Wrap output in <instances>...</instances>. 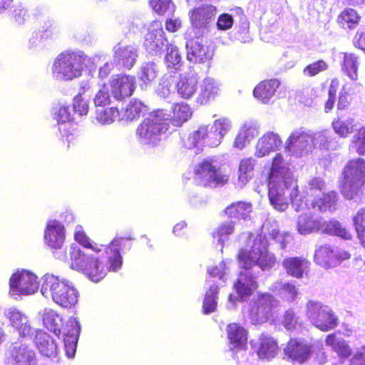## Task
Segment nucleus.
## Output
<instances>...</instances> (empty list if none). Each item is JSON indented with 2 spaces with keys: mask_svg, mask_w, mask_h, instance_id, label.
Masks as SVG:
<instances>
[{
  "mask_svg": "<svg viewBox=\"0 0 365 365\" xmlns=\"http://www.w3.org/2000/svg\"><path fill=\"white\" fill-rule=\"evenodd\" d=\"M269 200L273 207L280 212L288 207L289 201L296 212L317 207L322 212H333L336 208L337 194L327 192L324 180L313 178L305 186L304 194L299 195L292 173L279 153L274 157L269 175Z\"/></svg>",
  "mask_w": 365,
  "mask_h": 365,
  "instance_id": "nucleus-1",
  "label": "nucleus"
},
{
  "mask_svg": "<svg viewBox=\"0 0 365 365\" xmlns=\"http://www.w3.org/2000/svg\"><path fill=\"white\" fill-rule=\"evenodd\" d=\"M247 242L237 255L240 267L243 269L238 276L234 287L238 297L230 294L228 309H234L240 298L251 295L257 287L256 281L260 271L270 270L276 263L274 254L268 251V240L265 235L247 234Z\"/></svg>",
  "mask_w": 365,
  "mask_h": 365,
  "instance_id": "nucleus-2",
  "label": "nucleus"
},
{
  "mask_svg": "<svg viewBox=\"0 0 365 365\" xmlns=\"http://www.w3.org/2000/svg\"><path fill=\"white\" fill-rule=\"evenodd\" d=\"M102 247L98 250H82L77 245L71 244L68 247L71 267L82 272L91 281L98 282L108 272H113L106 248Z\"/></svg>",
  "mask_w": 365,
  "mask_h": 365,
  "instance_id": "nucleus-3",
  "label": "nucleus"
},
{
  "mask_svg": "<svg viewBox=\"0 0 365 365\" xmlns=\"http://www.w3.org/2000/svg\"><path fill=\"white\" fill-rule=\"evenodd\" d=\"M232 126L229 118H220L214 121L210 129L208 126H200L197 130L190 133L184 145L188 149L196 148L195 153L202 150L204 146L216 148L230 131Z\"/></svg>",
  "mask_w": 365,
  "mask_h": 365,
  "instance_id": "nucleus-4",
  "label": "nucleus"
},
{
  "mask_svg": "<svg viewBox=\"0 0 365 365\" xmlns=\"http://www.w3.org/2000/svg\"><path fill=\"white\" fill-rule=\"evenodd\" d=\"M40 291L46 299H51L63 308H71L78 302V291L72 282L51 274H46L41 279Z\"/></svg>",
  "mask_w": 365,
  "mask_h": 365,
  "instance_id": "nucleus-5",
  "label": "nucleus"
},
{
  "mask_svg": "<svg viewBox=\"0 0 365 365\" xmlns=\"http://www.w3.org/2000/svg\"><path fill=\"white\" fill-rule=\"evenodd\" d=\"M86 58L81 51H66L59 53L51 68L53 78L68 81L79 78L85 67Z\"/></svg>",
  "mask_w": 365,
  "mask_h": 365,
  "instance_id": "nucleus-6",
  "label": "nucleus"
},
{
  "mask_svg": "<svg viewBox=\"0 0 365 365\" xmlns=\"http://www.w3.org/2000/svg\"><path fill=\"white\" fill-rule=\"evenodd\" d=\"M168 115L161 110L150 113L136 129V135L142 145L155 146L165 137L169 130L166 122Z\"/></svg>",
  "mask_w": 365,
  "mask_h": 365,
  "instance_id": "nucleus-7",
  "label": "nucleus"
},
{
  "mask_svg": "<svg viewBox=\"0 0 365 365\" xmlns=\"http://www.w3.org/2000/svg\"><path fill=\"white\" fill-rule=\"evenodd\" d=\"M309 210L302 211V213L297 217L296 227L299 234L305 235L322 230L344 240L351 238V233L339 222L335 220L324 222L322 217H314Z\"/></svg>",
  "mask_w": 365,
  "mask_h": 365,
  "instance_id": "nucleus-8",
  "label": "nucleus"
},
{
  "mask_svg": "<svg viewBox=\"0 0 365 365\" xmlns=\"http://www.w3.org/2000/svg\"><path fill=\"white\" fill-rule=\"evenodd\" d=\"M218 167L215 157L203 159L194 168L195 182L200 186L210 187L224 185L228 180V176L222 174Z\"/></svg>",
  "mask_w": 365,
  "mask_h": 365,
  "instance_id": "nucleus-9",
  "label": "nucleus"
},
{
  "mask_svg": "<svg viewBox=\"0 0 365 365\" xmlns=\"http://www.w3.org/2000/svg\"><path fill=\"white\" fill-rule=\"evenodd\" d=\"M345 182L341 193L347 200L354 199L365 182V160L356 158L350 160L344 169Z\"/></svg>",
  "mask_w": 365,
  "mask_h": 365,
  "instance_id": "nucleus-10",
  "label": "nucleus"
},
{
  "mask_svg": "<svg viewBox=\"0 0 365 365\" xmlns=\"http://www.w3.org/2000/svg\"><path fill=\"white\" fill-rule=\"evenodd\" d=\"M306 313L312 324L323 331L334 329L339 324V319L333 310L319 301H308Z\"/></svg>",
  "mask_w": 365,
  "mask_h": 365,
  "instance_id": "nucleus-11",
  "label": "nucleus"
},
{
  "mask_svg": "<svg viewBox=\"0 0 365 365\" xmlns=\"http://www.w3.org/2000/svg\"><path fill=\"white\" fill-rule=\"evenodd\" d=\"M44 240L52 250L56 259L63 262L68 260L69 251L64 247L65 228L58 220H48L44 230Z\"/></svg>",
  "mask_w": 365,
  "mask_h": 365,
  "instance_id": "nucleus-12",
  "label": "nucleus"
},
{
  "mask_svg": "<svg viewBox=\"0 0 365 365\" xmlns=\"http://www.w3.org/2000/svg\"><path fill=\"white\" fill-rule=\"evenodd\" d=\"M39 282L37 276L26 269L18 270L9 279V293L15 296H27L37 292Z\"/></svg>",
  "mask_w": 365,
  "mask_h": 365,
  "instance_id": "nucleus-13",
  "label": "nucleus"
},
{
  "mask_svg": "<svg viewBox=\"0 0 365 365\" xmlns=\"http://www.w3.org/2000/svg\"><path fill=\"white\" fill-rule=\"evenodd\" d=\"M312 130L299 128L293 130L285 142V148L290 155L300 158L314 150Z\"/></svg>",
  "mask_w": 365,
  "mask_h": 365,
  "instance_id": "nucleus-14",
  "label": "nucleus"
},
{
  "mask_svg": "<svg viewBox=\"0 0 365 365\" xmlns=\"http://www.w3.org/2000/svg\"><path fill=\"white\" fill-rule=\"evenodd\" d=\"M168 44L161 22L153 21L145 35L143 47L149 54L158 56L162 54L164 48Z\"/></svg>",
  "mask_w": 365,
  "mask_h": 365,
  "instance_id": "nucleus-15",
  "label": "nucleus"
},
{
  "mask_svg": "<svg viewBox=\"0 0 365 365\" xmlns=\"http://www.w3.org/2000/svg\"><path fill=\"white\" fill-rule=\"evenodd\" d=\"M274 297L270 294H262L250 304L249 316L252 324L267 322L272 316Z\"/></svg>",
  "mask_w": 365,
  "mask_h": 365,
  "instance_id": "nucleus-16",
  "label": "nucleus"
},
{
  "mask_svg": "<svg viewBox=\"0 0 365 365\" xmlns=\"http://www.w3.org/2000/svg\"><path fill=\"white\" fill-rule=\"evenodd\" d=\"M53 116L58 125V130L63 140L71 143L76 137L71 126L75 120L74 113L71 107L66 103H58L53 108Z\"/></svg>",
  "mask_w": 365,
  "mask_h": 365,
  "instance_id": "nucleus-17",
  "label": "nucleus"
},
{
  "mask_svg": "<svg viewBox=\"0 0 365 365\" xmlns=\"http://www.w3.org/2000/svg\"><path fill=\"white\" fill-rule=\"evenodd\" d=\"M202 36L196 35L195 38L187 41V59L190 62L203 63L210 61L213 56V48Z\"/></svg>",
  "mask_w": 365,
  "mask_h": 365,
  "instance_id": "nucleus-18",
  "label": "nucleus"
},
{
  "mask_svg": "<svg viewBox=\"0 0 365 365\" xmlns=\"http://www.w3.org/2000/svg\"><path fill=\"white\" fill-rule=\"evenodd\" d=\"M350 254L338 247L321 246L315 251L314 261L324 268L329 269L338 265L342 260L350 258Z\"/></svg>",
  "mask_w": 365,
  "mask_h": 365,
  "instance_id": "nucleus-19",
  "label": "nucleus"
},
{
  "mask_svg": "<svg viewBox=\"0 0 365 365\" xmlns=\"http://www.w3.org/2000/svg\"><path fill=\"white\" fill-rule=\"evenodd\" d=\"M4 314L9 325L20 337L31 338L36 331L37 329L31 327L29 317L17 308L10 307Z\"/></svg>",
  "mask_w": 365,
  "mask_h": 365,
  "instance_id": "nucleus-20",
  "label": "nucleus"
},
{
  "mask_svg": "<svg viewBox=\"0 0 365 365\" xmlns=\"http://www.w3.org/2000/svg\"><path fill=\"white\" fill-rule=\"evenodd\" d=\"M107 86H109L112 97L120 101L133 94L135 88V78L128 75H113Z\"/></svg>",
  "mask_w": 365,
  "mask_h": 365,
  "instance_id": "nucleus-21",
  "label": "nucleus"
},
{
  "mask_svg": "<svg viewBox=\"0 0 365 365\" xmlns=\"http://www.w3.org/2000/svg\"><path fill=\"white\" fill-rule=\"evenodd\" d=\"M132 240L131 237L115 238L109 245L104 246L107 252V259L110 261V267L113 272H118L120 269L123 264V257L120 252L130 250L132 244L130 241Z\"/></svg>",
  "mask_w": 365,
  "mask_h": 365,
  "instance_id": "nucleus-22",
  "label": "nucleus"
},
{
  "mask_svg": "<svg viewBox=\"0 0 365 365\" xmlns=\"http://www.w3.org/2000/svg\"><path fill=\"white\" fill-rule=\"evenodd\" d=\"M80 331V322L76 317L69 318L63 327V339L66 354L68 358H73L76 354Z\"/></svg>",
  "mask_w": 365,
  "mask_h": 365,
  "instance_id": "nucleus-23",
  "label": "nucleus"
},
{
  "mask_svg": "<svg viewBox=\"0 0 365 365\" xmlns=\"http://www.w3.org/2000/svg\"><path fill=\"white\" fill-rule=\"evenodd\" d=\"M34 336V341L39 354L51 360H56L60 351L56 340L46 331L38 329Z\"/></svg>",
  "mask_w": 365,
  "mask_h": 365,
  "instance_id": "nucleus-24",
  "label": "nucleus"
},
{
  "mask_svg": "<svg viewBox=\"0 0 365 365\" xmlns=\"http://www.w3.org/2000/svg\"><path fill=\"white\" fill-rule=\"evenodd\" d=\"M215 14V7L212 5H202L192 11L190 14L192 26L197 30L195 35L203 36Z\"/></svg>",
  "mask_w": 365,
  "mask_h": 365,
  "instance_id": "nucleus-25",
  "label": "nucleus"
},
{
  "mask_svg": "<svg viewBox=\"0 0 365 365\" xmlns=\"http://www.w3.org/2000/svg\"><path fill=\"white\" fill-rule=\"evenodd\" d=\"M252 349L261 359L270 361L278 353V345L276 341L270 336L262 334L257 339L251 340Z\"/></svg>",
  "mask_w": 365,
  "mask_h": 365,
  "instance_id": "nucleus-26",
  "label": "nucleus"
},
{
  "mask_svg": "<svg viewBox=\"0 0 365 365\" xmlns=\"http://www.w3.org/2000/svg\"><path fill=\"white\" fill-rule=\"evenodd\" d=\"M113 63L127 69L133 68L138 56V48L133 45L119 43L113 47Z\"/></svg>",
  "mask_w": 365,
  "mask_h": 365,
  "instance_id": "nucleus-27",
  "label": "nucleus"
},
{
  "mask_svg": "<svg viewBox=\"0 0 365 365\" xmlns=\"http://www.w3.org/2000/svg\"><path fill=\"white\" fill-rule=\"evenodd\" d=\"M282 145V140L278 133L269 131L261 136L255 148V156L263 158L270 153L277 151Z\"/></svg>",
  "mask_w": 365,
  "mask_h": 365,
  "instance_id": "nucleus-28",
  "label": "nucleus"
},
{
  "mask_svg": "<svg viewBox=\"0 0 365 365\" xmlns=\"http://www.w3.org/2000/svg\"><path fill=\"white\" fill-rule=\"evenodd\" d=\"M284 351L293 361L303 363L311 356L312 345L302 339H290Z\"/></svg>",
  "mask_w": 365,
  "mask_h": 365,
  "instance_id": "nucleus-29",
  "label": "nucleus"
},
{
  "mask_svg": "<svg viewBox=\"0 0 365 365\" xmlns=\"http://www.w3.org/2000/svg\"><path fill=\"white\" fill-rule=\"evenodd\" d=\"M165 113L168 118L166 120L170 124L175 127L182 126L185 122L189 120L192 115L191 108L185 103H175L172 106L170 111L165 109H160Z\"/></svg>",
  "mask_w": 365,
  "mask_h": 365,
  "instance_id": "nucleus-30",
  "label": "nucleus"
},
{
  "mask_svg": "<svg viewBox=\"0 0 365 365\" xmlns=\"http://www.w3.org/2000/svg\"><path fill=\"white\" fill-rule=\"evenodd\" d=\"M198 78L192 71L186 72L180 76L179 81L175 85L178 93L185 99L190 98L197 88Z\"/></svg>",
  "mask_w": 365,
  "mask_h": 365,
  "instance_id": "nucleus-31",
  "label": "nucleus"
},
{
  "mask_svg": "<svg viewBox=\"0 0 365 365\" xmlns=\"http://www.w3.org/2000/svg\"><path fill=\"white\" fill-rule=\"evenodd\" d=\"M227 334L230 350L245 349L247 331L243 327L236 323H231L227 327Z\"/></svg>",
  "mask_w": 365,
  "mask_h": 365,
  "instance_id": "nucleus-32",
  "label": "nucleus"
},
{
  "mask_svg": "<svg viewBox=\"0 0 365 365\" xmlns=\"http://www.w3.org/2000/svg\"><path fill=\"white\" fill-rule=\"evenodd\" d=\"M11 356L16 365H37V359L34 351L26 344L14 346Z\"/></svg>",
  "mask_w": 365,
  "mask_h": 365,
  "instance_id": "nucleus-33",
  "label": "nucleus"
},
{
  "mask_svg": "<svg viewBox=\"0 0 365 365\" xmlns=\"http://www.w3.org/2000/svg\"><path fill=\"white\" fill-rule=\"evenodd\" d=\"M280 83L277 79L264 81L259 83L254 89L253 95L264 103H268L274 97Z\"/></svg>",
  "mask_w": 365,
  "mask_h": 365,
  "instance_id": "nucleus-34",
  "label": "nucleus"
},
{
  "mask_svg": "<svg viewBox=\"0 0 365 365\" xmlns=\"http://www.w3.org/2000/svg\"><path fill=\"white\" fill-rule=\"evenodd\" d=\"M270 290L288 302H294L299 294L298 289L292 282L278 280L272 284Z\"/></svg>",
  "mask_w": 365,
  "mask_h": 365,
  "instance_id": "nucleus-35",
  "label": "nucleus"
},
{
  "mask_svg": "<svg viewBox=\"0 0 365 365\" xmlns=\"http://www.w3.org/2000/svg\"><path fill=\"white\" fill-rule=\"evenodd\" d=\"M325 344L336 353L341 360L349 359L352 354V350L346 341L337 337L335 334H329L325 339Z\"/></svg>",
  "mask_w": 365,
  "mask_h": 365,
  "instance_id": "nucleus-36",
  "label": "nucleus"
},
{
  "mask_svg": "<svg viewBox=\"0 0 365 365\" xmlns=\"http://www.w3.org/2000/svg\"><path fill=\"white\" fill-rule=\"evenodd\" d=\"M206 285L207 290L205 293L202 304V310L205 314H209L214 312L217 305V294L220 284L215 280L207 279Z\"/></svg>",
  "mask_w": 365,
  "mask_h": 365,
  "instance_id": "nucleus-37",
  "label": "nucleus"
},
{
  "mask_svg": "<svg viewBox=\"0 0 365 365\" xmlns=\"http://www.w3.org/2000/svg\"><path fill=\"white\" fill-rule=\"evenodd\" d=\"M282 265L288 274L299 279L307 272L309 262L304 258L294 257L284 259Z\"/></svg>",
  "mask_w": 365,
  "mask_h": 365,
  "instance_id": "nucleus-38",
  "label": "nucleus"
},
{
  "mask_svg": "<svg viewBox=\"0 0 365 365\" xmlns=\"http://www.w3.org/2000/svg\"><path fill=\"white\" fill-rule=\"evenodd\" d=\"M252 212V204L242 201L232 203L225 210V212L228 217L244 220H250Z\"/></svg>",
  "mask_w": 365,
  "mask_h": 365,
  "instance_id": "nucleus-39",
  "label": "nucleus"
},
{
  "mask_svg": "<svg viewBox=\"0 0 365 365\" xmlns=\"http://www.w3.org/2000/svg\"><path fill=\"white\" fill-rule=\"evenodd\" d=\"M219 83L212 78H205L200 85V93L197 98V102L205 104L209 101L214 99L219 93Z\"/></svg>",
  "mask_w": 365,
  "mask_h": 365,
  "instance_id": "nucleus-40",
  "label": "nucleus"
},
{
  "mask_svg": "<svg viewBox=\"0 0 365 365\" xmlns=\"http://www.w3.org/2000/svg\"><path fill=\"white\" fill-rule=\"evenodd\" d=\"M41 316L43 324L48 330L57 336L62 333V317L56 312L50 309H44Z\"/></svg>",
  "mask_w": 365,
  "mask_h": 365,
  "instance_id": "nucleus-41",
  "label": "nucleus"
},
{
  "mask_svg": "<svg viewBox=\"0 0 365 365\" xmlns=\"http://www.w3.org/2000/svg\"><path fill=\"white\" fill-rule=\"evenodd\" d=\"M257 160L252 158L241 160L239 165L237 185L242 187L252 178Z\"/></svg>",
  "mask_w": 365,
  "mask_h": 365,
  "instance_id": "nucleus-42",
  "label": "nucleus"
},
{
  "mask_svg": "<svg viewBox=\"0 0 365 365\" xmlns=\"http://www.w3.org/2000/svg\"><path fill=\"white\" fill-rule=\"evenodd\" d=\"M165 48L166 54L164 61L167 69L170 73L180 70L183 65V61L178 47L173 44H168Z\"/></svg>",
  "mask_w": 365,
  "mask_h": 365,
  "instance_id": "nucleus-43",
  "label": "nucleus"
},
{
  "mask_svg": "<svg viewBox=\"0 0 365 365\" xmlns=\"http://www.w3.org/2000/svg\"><path fill=\"white\" fill-rule=\"evenodd\" d=\"M158 72V68L155 63H143L138 73L140 87L143 89H145L148 86L150 85L156 78Z\"/></svg>",
  "mask_w": 365,
  "mask_h": 365,
  "instance_id": "nucleus-44",
  "label": "nucleus"
},
{
  "mask_svg": "<svg viewBox=\"0 0 365 365\" xmlns=\"http://www.w3.org/2000/svg\"><path fill=\"white\" fill-rule=\"evenodd\" d=\"M146 110L145 104L139 100L133 99L129 104L119 112L121 120L132 121L140 118Z\"/></svg>",
  "mask_w": 365,
  "mask_h": 365,
  "instance_id": "nucleus-45",
  "label": "nucleus"
},
{
  "mask_svg": "<svg viewBox=\"0 0 365 365\" xmlns=\"http://www.w3.org/2000/svg\"><path fill=\"white\" fill-rule=\"evenodd\" d=\"M360 16L353 9H344L337 17V23L344 29H353L359 23Z\"/></svg>",
  "mask_w": 365,
  "mask_h": 365,
  "instance_id": "nucleus-46",
  "label": "nucleus"
},
{
  "mask_svg": "<svg viewBox=\"0 0 365 365\" xmlns=\"http://www.w3.org/2000/svg\"><path fill=\"white\" fill-rule=\"evenodd\" d=\"M235 225V222L232 220L225 221L222 222L212 233L213 238L216 239L222 246L221 250H222L225 242L227 240L229 236L234 232Z\"/></svg>",
  "mask_w": 365,
  "mask_h": 365,
  "instance_id": "nucleus-47",
  "label": "nucleus"
},
{
  "mask_svg": "<svg viewBox=\"0 0 365 365\" xmlns=\"http://www.w3.org/2000/svg\"><path fill=\"white\" fill-rule=\"evenodd\" d=\"M231 261L223 260L218 265L207 269L210 278H217L222 283H225L230 270Z\"/></svg>",
  "mask_w": 365,
  "mask_h": 365,
  "instance_id": "nucleus-48",
  "label": "nucleus"
},
{
  "mask_svg": "<svg viewBox=\"0 0 365 365\" xmlns=\"http://www.w3.org/2000/svg\"><path fill=\"white\" fill-rule=\"evenodd\" d=\"M112 95L106 83L99 86L95 91L93 101L96 107L104 108L111 102Z\"/></svg>",
  "mask_w": 365,
  "mask_h": 365,
  "instance_id": "nucleus-49",
  "label": "nucleus"
},
{
  "mask_svg": "<svg viewBox=\"0 0 365 365\" xmlns=\"http://www.w3.org/2000/svg\"><path fill=\"white\" fill-rule=\"evenodd\" d=\"M332 127L336 134L345 138L348 134L353 133L356 127L355 120L352 118L346 120H336L333 121Z\"/></svg>",
  "mask_w": 365,
  "mask_h": 365,
  "instance_id": "nucleus-50",
  "label": "nucleus"
},
{
  "mask_svg": "<svg viewBox=\"0 0 365 365\" xmlns=\"http://www.w3.org/2000/svg\"><path fill=\"white\" fill-rule=\"evenodd\" d=\"M357 68L358 62L356 56L352 53H343L342 69L351 80L357 78Z\"/></svg>",
  "mask_w": 365,
  "mask_h": 365,
  "instance_id": "nucleus-51",
  "label": "nucleus"
},
{
  "mask_svg": "<svg viewBox=\"0 0 365 365\" xmlns=\"http://www.w3.org/2000/svg\"><path fill=\"white\" fill-rule=\"evenodd\" d=\"M118 115H120L116 108H98L96 113V120L102 125H109L115 121Z\"/></svg>",
  "mask_w": 365,
  "mask_h": 365,
  "instance_id": "nucleus-52",
  "label": "nucleus"
},
{
  "mask_svg": "<svg viewBox=\"0 0 365 365\" xmlns=\"http://www.w3.org/2000/svg\"><path fill=\"white\" fill-rule=\"evenodd\" d=\"M353 223L358 238L365 248V207L359 210L353 218Z\"/></svg>",
  "mask_w": 365,
  "mask_h": 365,
  "instance_id": "nucleus-53",
  "label": "nucleus"
},
{
  "mask_svg": "<svg viewBox=\"0 0 365 365\" xmlns=\"http://www.w3.org/2000/svg\"><path fill=\"white\" fill-rule=\"evenodd\" d=\"M282 324L289 331H299L302 325L299 317L292 309L284 312Z\"/></svg>",
  "mask_w": 365,
  "mask_h": 365,
  "instance_id": "nucleus-54",
  "label": "nucleus"
},
{
  "mask_svg": "<svg viewBox=\"0 0 365 365\" xmlns=\"http://www.w3.org/2000/svg\"><path fill=\"white\" fill-rule=\"evenodd\" d=\"M312 140L314 144V149L319 148L321 149H329L331 148V140H332L330 132L327 130L314 133L312 131Z\"/></svg>",
  "mask_w": 365,
  "mask_h": 365,
  "instance_id": "nucleus-55",
  "label": "nucleus"
},
{
  "mask_svg": "<svg viewBox=\"0 0 365 365\" xmlns=\"http://www.w3.org/2000/svg\"><path fill=\"white\" fill-rule=\"evenodd\" d=\"M175 80L172 75L165 74L160 79L157 88L158 96L166 98L173 91Z\"/></svg>",
  "mask_w": 365,
  "mask_h": 365,
  "instance_id": "nucleus-56",
  "label": "nucleus"
},
{
  "mask_svg": "<svg viewBox=\"0 0 365 365\" xmlns=\"http://www.w3.org/2000/svg\"><path fill=\"white\" fill-rule=\"evenodd\" d=\"M350 149L360 155L365 154V127L360 128L353 136Z\"/></svg>",
  "mask_w": 365,
  "mask_h": 365,
  "instance_id": "nucleus-57",
  "label": "nucleus"
},
{
  "mask_svg": "<svg viewBox=\"0 0 365 365\" xmlns=\"http://www.w3.org/2000/svg\"><path fill=\"white\" fill-rule=\"evenodd\" d=\"M89 104L88 101L83 98L82 93H80L76 96L73 101L72 111L75 115L79 116L86 115L88 113Z\"/></svg>",
  "mask_w": 365,
  "mask_h": 365,
  "instance_id": "nucleus-58",
  "label": "nucleus"
},
{
  "mask_svg": "<svg viewBox=\"0 0 365 365\" xmlns=\"http://www.w3.org/2000/svg\"><path fill=\"white\" fill-rule=\"evenodd\" d=\"M150 4L153 9L160 15L173 11L174 4L171 0H150Z\"/></svg>",
  "mask_w": 365,
  "mask_h": 365,
  "instance_id": "nucleus-59",
  "label": "nucleus"
},
{
  "mask_svg": "<svg viewBox=\"0 0 365 365\" xmlns=\"http://www.w3.org/2000/svg\"><path fill=\"white\" fill-rule=\"evenodd\" d=\"M327 68L328 64L323 60H319L307 66L303 70V73L306 76L312 77Z\"/></svg>",
  "mask_w": 365,
  "mask_h": 365,
  "instance_id": "nucleus-60",
  "label": "nucleus"
},
{
  "mask_svg": "<svg viewBox=\"0 0 365 365\" xmlns=\"http://www.w3.org/2000/svg\"><path fill=\"white\" fill-rule=\"evenodd\" d=\"M74 239L84 248L88 249L87 250H92L94 249L91 240L86 235L81 225H77L74 231Z\"/></svg>",
  "mask_w": 365,
  "mask_h": 365,
  "instance_id": "nucleus-61",
  "label": "nucleus"
},
{
  "mask_svg": "<svg viewBox=\"0 0 365 365\" xmlns=\"http://www.w3.org/2000/svg\"><path fill=\"white\" fill-rule=\"evenodd\" d=\"M240 129L250 143L259 133V127L252 123H245Z\"/></svg>",
  "mask_w": 365,
  "mask_h": 365,
  "instance_id": "nucleus-62",
  "label": "nucleus"
},
{
  "mask_svg": "<svg viewBox=\"0 0 365 365\" xmlns=\"http://www.w3.org/2000/svg\"><path fill=\"white\" fill-rule=\"evenodd\" d=\"M234 21L231 15L228 14H222L219 16L217 21V28L218 30L226 31L231 29L233 26Z\"/></svg>",
  "mask_w": 365,
  "mask_h": 365,
  "instance_id": "nucleus-63",
  "label": "nucleus"
},
{
  "mask_svg": "<svg viewBox=\"0 0 365 365\" xmlns=\"http://www.w3.org/2000/svg\"><path fill=\"white\" fill-rule=\"evenodd\" d=\"M349 362V365H365V346L356 350Z\"/></svg>",
  "mask_w": 365,
  "mask_h": 365,
  "instance_id": "nucleus-64",
  "label": "nucleus"
}]
</instances>
